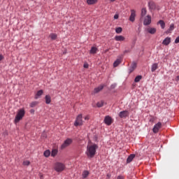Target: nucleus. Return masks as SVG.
<instances>
[{
  "instance_id": "nucleus-1",
  "label": "nucleus",
  "mask_w": 179,
  "mask_h": 179,
  "mask_svg": "<svg viewBox=\"0 0 179 179\" xmlns=\"http://www.w3.org/2000/svg\"><path fill=\"white\" fill-rule=\"evenodd\" d=\"M97 148L99 147L96 144L88 145L87 146V151H86L87 156L90 159H92V157H94Z\"/></svg>"
},
{
  "instance_id": "nucleus-2",
  "label": "nucleus",
  "mask_w": 179,
  "mask_h": 179,
  "mask_svg": "<svg viewBox=\"0 0 179 179\" xmlns=\"http://www.w3.org/2000/svg\"><path fill=\"white\" fill-rule=\"evenodd\" d=\"M24 114H26V112L24 111V108L20 109L17 111V115L15 116V118L14 120L15 124H17V122L23 120V117H24Z\"/></svg>"
},
{
  "instance_id": "nucleus-3",
  "label": "nucleus",
  "mask_w": 179,
  "mask_h": 179,
  "mask_svg": "<svg viewBox=\"0 0 179 179\" xmlns=\"http://www.w3.org/2000/svg\"><path fill=\"white\" fill-rule=\"evenodd\" d=\"M54 170L57 171V173H62L65 170V164L61 162H56L54 165Z\"/></svg>"
},
{
  "instance_id": "nucleus-4",
  "label": "nucleus",
  "mask_w": 179,
  "mask_h": 179,
  "mask_svg": "<svg viewBox=\"0 0 179 179\" xmlns=\"http://www.w3.org/2000/svg\"><path fill=\"white\" fill-rule=\"evenodd\" d=\"M82 114H80L76 117V121L74 122V127H80L83 125V120H82Z\"/></svg>"
},
{
  "instance_id": "nucleus-5",
  "label": "nucleus",
  "mask_w": 179,
  "mask_h": 179,
  "mask_svg": "<svg viewBox=\"0 0 179 179\" xmlns=\"http://www.w3.org/2000/svg\"><path fill=\"white\" fill-rule=\"evenodd\" d=\"M72 142H73V140L71 138L66 139L63 144L61 145V149H65L66 148H68V146H70L72 144Z\"/></svg>"
},
{
  "instance_id": "nucleus-6",
  "label": "nucleus",
  "mask_w": 179,
  "mask_h": 179,
  "mask_svg": "<svg viewBox=\"0 0 179 179\" xmlns=\"http://www.w3.org/2000/svg\"><path fill=\"white\" fill-rule=\"evenodd\" d=\"M152 23V17L150 15H147L143 22L144 26H149Z\"/></svg>"
},
{
  "instance_id": "nucleus-7",
  "label": "nucleus",
  "mask_w": 179,
  "mask_h": 179,
  "mask_svg": "<svg viewBox=\"0 0 179 179\" xmlns=\"http://www.w3.org/2000/svg\"><path fill=\"white\" fill-rule=\"evenodd\" d=\"M120 118H127L129 117V112L128 110H123L119 113Z\"/></svg>"
},
{
  "instance_id": "nucleus-8",
  "label": "nucleus",
  "mask_w": 179,
  "mask_h": 179,
  "mask_svg": "<svg viewBox=\"0 0 179 179\" xmlns=\"http://www.w3.org/2000/svg\"><path fill=\"white\" fill-rule=\"evenodd\" d=\"M160 128H162V122H159L157 124H156L154 126V127L152 129L154 134H157V132H159V129H160Z\"/></svg>"
},
{
  "instance_id": "nucleus-9",
  "label": "nucleus",
  "mask_w": 179,
  "mask_h": 179,
  "mask_svg": "<svg viewBox=\"0 0 179 179\" xmlns=\"http://www.w3.org/2000/svg\"><path fill=\"white\" fill-rule=\"evenodd\" d=\"M135 17H136V11L135 10H131L130 22H135Z\"/></svg>"
},
{
  "instance_id": "nucleus-10",
  "label": "nucleus",
  "mask_w": 179,
  "mask_h": 179,
  "mask_svg": "<svg viewBox=\"0 0 179 179\" xmlns=\"http://www.w3.org/2000/svg\"><path fill=\"white\" fill-rule=\"evenodd\" d=\"M103 121L106 125H111L113 124V118L108 115L105 117Z\"/></svg>"
},
{
  "instance_id": "nucleus-11",
  "label": "nucleus",
  "mask_w": 179,
  "mask_h": 179,
  "mask_svg": "<svg viewBox=\"0 0 179 179\" xmlns=\"http://www.w3.org/2000/svg\"><path fill=\"white\" fill-rule=\"evenodd\" d=\"M148 6H149L150 9H151L152 10H154V9H156V3H154L153 1H149Z\"/></svg>"
},
{
  "instance_id": "nucleus-12",
  "label": "nucleus",
  "mask_w": 179,
  "mask_h": 179,
  "mask_svg": "<svg viewBox=\"0 0 179 179\" xmlns=\"http://www.w3.org/2000/svg\"><path fill=\"white\" fill-rule=\"evenodd\" d=\"M171 43V38L170 37H166L162 42V44L164 45H169Z\"/></svg>"
},
{
  "instance_id": "nucleus-13",
  "label": "nucleus",
  "mask_w": 179,
  "mask_h": 179,
  "mask_svg": "<svg viewBox=\"0 0 179 179\" xmlns=\"http://www.w3.org/2000/svg\"><path fill=\"white\" fill-rule=\"evenodd\" d=\"M146 31H148V33H150V34H155V33H156L157 31V29L156 28L148 27L146 29Z\"/></svg>"
},
{
  "instance_id": "nucleus-14",
  "label": "nucleus",
  "mask_w": 179,
  "mask_h": 179,
  "mask_svg": "<svg viewBox=\"0 0 179 179\" xmlns=\"http://www.w3.org/2000/svg\"><path fill=\"white\" fill-rule=\"evenodd\" d=\"M135 69H136V62H133L131 66V67L129 69V73H132V72L134 71Z\"/></svg>"
},
{
  "instance_id": "nucleus-15",
  "label": "nucleus",
  "mask_w": 179,
  "mask_h": 179,
  "mask_svg": "<svg viewBox=\"0 0 179 179\" xmlns=\"http://www.w3.org/2000/svg\"><path fill=\"white\" fill-rule=\"evenodd\" d=\"M115 41H125V37H124L123 36H115Z\"/></svg>"
},
{
  "instance_id": "nucleus-16",
  "label": "nucleus",
  "mask_w": 179,
  "mask_h": 179,
  "mask_svg": "<svg viewBox=\"0 0 179 179\" xmlns=\"http://www.w3.org/2000/svg\"><path fill=\"white\" fill-rule=\"evenodd\" d=\"M103 89H104V85H100L94 90V93H99L101 90H103Z\"/></svg>"
},
{
  "instance_id": "nucleus-17",
  "label": "nucleus",
  "mask_w": 179,
  "mask_h": 179,
  "mask_svg": "<svg viewBox=\"0 0 179 179\" xmlns=\"http://www.w3.org/2000/svg\"><path fill=\"white\" fill-rule=\"evenodd\" d=\"M134 159H135V155L131 154L130 155L127 159V163H131V162H132V160H134Z\"/></svg>"
},
{
  "instance_id": "nucleus-18",
  "label": "nucleus",
  "mask_w": 179,
  "mask_h": 179,
  "mask_svg": "<svg viewBox=\"0 0 179 179\" xmlns=\"http://www.w3.org/2000/svg\"><path fill=\"white\" fill-rule=\"evenodd\" d=\"M174 30V24H171L169 29L166 31V34L171 33Z\"/></svg>"
},
{
  "instance_id": "nucleus-19",
  "label": "nucleus",
  "mask_w": 179,
  "mask_h": 179,
  "mask_svg": "<svg viewBox=\"0 0 179 179\" xmlns=\"http://www.w3.org/2000/svg\"><path fill=\"white\" fill-rule=\"evenodd\" d=\"M157 24H160L162 29H164L166 27V23L164 21L160 20L158 22Z\"/></svg>"
},
{
  "instance_id": "nucleus-20",
  "label": "nucleus",
  "mask_w": 179,
  "mask_h": 179,
  "mask_svg": "<svg viewBox=\"0 0 179 179\" xmlns=\"http://www.w3.org/2000/svg\"><path fill=\"white\" fill-rule=\"evenodd\" d=\"M97 50H98L97 48L92 47L91 48L90 51V54H93V55L96 54L97 53Z\"/></svg>"
},
{
  "instance_id": "nucleus-21",
  "label": "nucleus",
  "mask_w": 179,
  "mask_h": 179,
  "mask_svg": "<svg viewBox=\"0 0 179 179\" xmlns=\"http://www.w3.org/2000/svg\"><path fill=\"white\" fill-rule=\"evenodd\" d=\"M158 66H159L158 64H157V63L153 64L151 67L152 72H155V71H156V69H157Z\"/></svg>"
},
{
  "instance_id": "nucleus-22",
  "label": "nucleus",
  "mask_w": 179,
  "mask_h": 179,
  "mask_svg": "<svg viewBox=\"0 0 179 179\" xmlns=\"http://www.w3.org/2000/svg\"><path fill=\"white\" fill-rule=\"evenodd\" d=\"M46 104H50L51 103V96L50 95H46L45 97Z\"/></svg>"
},
{
  "instance_id": "nucleus-23",
  "label": "nucleus",
  "mask_w": 179,
  "mask_h": 179,
  "mask_svg": "<svg viewBox=\"0 0 179 179\" xmlns=\"http://www.w3.org/2000/svg\"><path fill=\"white\" fill-rule=\"evenodd\" d=\"M87 5H94L97 3V0H87Z\"/></svg>"
},
{
  "instance_id": "nucleus-24",
  "label": "nucleus",
  "mask_w": 179,
  "mask_h": 179,
  "mask_svg": "<svg viewBox=\"0 0 179 179\" xmlns=\"http://www.w3.org/2000/svg\"><path fill=\"white\" fill-rule=\"evenodd\" d=\"M121 62H122L121 59H117V60L113 63V66H114L115 68H117V66L120 64H121Z\"/></svg>"
},
{
  "instance_id": "nucleus-25",
  "label": "nucleus",
  "mask_w": 179,
  "mask_h": 179,
  "mask_svg": "<svg viewBox=\"0 0 179 179\" xmlns=\"http://www.w3.org/2000/svg\"><path fill=\"white\" fill-rule=\"evenodd\" d=\"M43 90H41L38 91L36 96H35V99H38V97H40V96L43 95Z\"/></svg>"
},
{
  "instance_id": "nucleus-26",
  "label": "nucleus",
  "mask_w": 179,
  "mask_h": 179,
  "mask_svg": "<svg viewBox=\"0 0 179 179\" xmlns=\"http://www.w3.org/2000/svg\"><path fill=\"white\" fill-rule=\"evenodd\" d=\"M89 174H90L89 171H84L82 174L83 178H87V177L89 176Z\"/></svg>"
},
{
  "instance_id": "nucleus-27",
  "label": "nucleus",
  "mask_w": 179,
  "mask_h": 179,
  "mask_svg": "<svg viewBox=\"0 0 179 179\" xmlns=\"http://www.w3.org/2000/svg\"><path fill=\"white\" fill-rule=\"evenodd\" d=\"M57 153H58V150L54 149V150H52L51 156L52 157H55V156H57Z\"/></svg>"
},
{
  "instance_id": "nucleus-28",
  "label": "nucleus",
  "mask_w": 179,
  "mask_h": 179,
  "mask_svg": "<svg viewBox=\"0 0 179 179\" xmlns=\"http://www.w3.org/2000/svg\"><path fill=\"white\" fill-rule=\"evenodd\" d=\"M38 104V101H32L31 103H30V107L31 108H34V107H36V106H37Z\"/></svg>"
},
{
  "instance_id": "nucleus-29",
  "label": "nucleus",
  "mask_w": 179,
  "mask_h": 179,
  "mask_svg": "<svg viewBox=\"0 0 179 179\" xmlns=\"http://www.w3.org/2000/svg\"><path fill=\"white\" fill-rule=\"evenodd\" d=\"M142 79V76H137L135 79H134V82L136 83H138V82H141V80Z\"/></svg>"
},
{
  "instance_id": "nucleus-30",
  "label": "nucleus",
  "mask_w": 179,
  "mask_h": 179,
  "mask_svg": "<svg viewBox=\"0 0 179 179\" xmlns=\"http://www.w3.org/2000/svg\"><path fill=\"white\" fill-rule=\"evenodd\" d=\"M103 106H104V101H100L96 103V106L99 108L103 107Z\"/></svg>"
},
{
  "instance_id": "nucleus-31",
  "label": "nucleus",
  "mask_w": 179,
  "mask_h": 179,
  "mask_svg": "<svg viewBox=\"0 0 179 179\" xmlns=\"http://www.w3.org/2000/svg\"><path fill=\"white\" fill-rule=\"evenodd\" d=\"M50 155H51V152L50 150H45L43 153L45 157H49Z\"/></svg>"
},
{
  "instance_id": "nucleus-32",
  "label": "nucleus",
  "mask_w": 179,
  "mask_h": 179,
  "mask_svg": "<svg viewBox=\"0 0 179 179\" xmlns=\"http://www.w3.org/2000/svg\"><path fill=\"white\" fill-rule=\"evenodd\" d=\"M50 37L51 40H57V34H50Z\"/></svg>"
},
{
  "instance_id": "nucleus-33",
  "label": "nucleus",
  "mask_w": 179,
  "mask_h": 179,
  "mask_svg": "<svg viewBox=\"0 0 179 179\" xmlns=\"http://www.w3.org/2000/svg\"><path fill=\"white\" fill-rule=\"evenodd\" d=\"M147 13L146 8H142L141 10V17H143V16H145Z\"/></svg>"
},
{
  "instance_id": "nucleus-34",
  "label": "nucleus",
  "mask_w": 179,
  "mask_h": 179,
  "mask_svg": "<svg viewBox=\"0 0 179 179\" xmlns=\"http://www.w3.org/2000/svg\"><path fill=\"white\" fill-rule=\"evenodd\" d=\"M115 32L117 34H120V33H122V27H117L115 29Z\"/></svg>"
},
{
  "instance_id": "nucleus-35",
  "label": "nucleus",
  "mask_w": 179,
  "mask_h": 179,
  "mask_svg": "<svg viewBox=\"0 0 179 179\" xmlns=\"http://www.w3.org/2000/svg\"><path fill=\"white\" fill-rule=\"evenodd\" d=\"M23 164L24 166H29L30 164V161H24Z\"/></svg>"
},
{
  "instance_id": "nucleus-36",
  "label": "nucleus",
  "mask_w": 179,
  "mask_h": 179,
  "mask_svg": "<svg viewBox=\"0 0 179 179\" xmlns=\"http://www.w3.org/2000/svg\"><path fill=\"white\" fill-rule=\"evenodd\" d=\"M156 120V117H152L150 119V122H155V120Z\"/></svg>"
},
{
  "instance_id": "nucleus-37",
  "label": "nucleus",
  "mask_w": 179,
  "mask_h": 179,
  "mask_svg": "<svg viewBox=\"0 0 179 179\" xmlns=\"http://www.w3.org/2000/svg\"><path fill=\"white\" fill-rule=\"evenodd\" d=\"M116 87H117V84H112L110 85V89H115Z\"/></svg>"
},
{
  "instance_id": "nucleus-38",
  "label": "nucleus",
  "mask_w": 179,
  "mask_h": 179,
  "mask_svg": "<svg viewBox=\"0 0 179 179\" xmlns=\"http://www.w3.org/2000/svg\"><path fill=\"white\" fill-rule=\"evenodd\" d=\"M175 43H176V44H178V43H179V36L176 38Z\"/></svg>"
},
{
  "instance_id": "nucleus-39",
  "label": "nucleus",
  "mask_w": 179,
  "mask_h": 179,
  "mask_svg": "<svg viewBox=\"0 0 179 179\" xmlns=\"http://www.w3.org/2000/svg\"><path fill=\"white\" fill-rule=\"evenodd\" d=\"M124 176H118L116 179H124Z\"/></svg>"
},
{
  "instance_id": "nucleus-40",
  "label": "nucleus",
  "mask_w": 179,
  "mask_h": 179,
  "mask_svg": "<svg viewBox=\"0 0 179 179\" xmlns=\"http://www.w3.org/2000/svg\"><path fill=\"white\" fill-rule=\"evenodd\" d=\"M119 17H120V16L118 15V14H115V15H114V19L117 20V19H118Z\"/></svg>"
},
{
  "instance_id": "nucleus-41",
  "label": "nucleus",
  "mask_w": 179,
  "mask_h": 179,
  "mask_svg": "<svg viewBox=\"0 0 179 179\" xmlns=\"http://www.w3.org/2000/svg\"><path fill=\"white\" fill-rule=\"evenodd\" d=\"M84 68H85V69L89 68V64H84Z\"/></svg>"
},
{
  "instance_id": "nucleus-42",
  "label": "nucleus",
  "mask_w": 179,
  "mask_h": 179,
  "mask_svg": "<svg viewBox=\"0 0 179 179\" xmlns=\"http://www.w3.org/2000/svg\"><path fill=\"white\" fill-rule=\"evenodd\" d=\"M106 177H107V178H111V174L108 173Z\"/></svg>"
},
{
  "instance_id": "nucleus-43",
  "label": "nucleus",
  "mask_w": 179,
  "mask_h": 179,
  "mask_svg": "<svg viewBox=\"0 0 179 179\" xmlns=\"http://www.w3.org/2000/svg\"><path fill=\"white\" fill-rule=\"evenodd\" d=\"M85 121L89 120V115L85 116Z\"/></svg>"
},
{
  "instance_id": "nucleus-44",
  "label": "nucleus",
  "mask_w": 179,
  "mask_h": 179,
  "mask_svg": "<svg viewBox=\"0 0 179 179\" xmlns=\"http://www.w3.org/2000/svg\"><path fill=\"white\" fill-rule=\"evenodd\" d=\"M176 82H179V76H178L176 77Z\"/></svg>"
},
{
  "instance_id": "nucleus-45",
  "label": "nucleus",
  "mask_w": 179,
  "mask_h": 179,
  "mask_svg": "<svg viewBox=\"0 0 179 179\" xmlns=\"http://www.w3.org/2000/svg\"><path fill=\"white\" fill-rule=\"evenodd\" d=\"M30 113H31V114H34V109H31V110H30Z\"/></svg>"
},
{
  "instance_id": "nucleus-46",
  "label": "nucleus",
  "mask_w": 179,
  "mask_h": 179,
  "mask_svg": "<svg viewBox=\"0 0 179 179\" xmlns=\"http://www.w3.org/2000/svg\"><path fill=\"white\" fill-rule=\"evenodd\" d=\"M110 2H115V0H110Z\"/></svg>"
},
{
  "instance_id": "nucleus-47",
  "label": "nucleus",
  "mask_w": 179,
  "mask_h": 179,
  "mask_svg": "<svg viewBox=\"0 0 179 179\" xmlns=\"http://www.w3.org/2000/svg\"><path fill=\"white\" fill-rule=\"evenodd\" d=\"M3 57L2 56H1V59H2Z\"/></svg>"
},
{
  "instance_id": "nucleus-48",
  "label": "nucleus",
  "mask_w": 179,
  "mask_h": 179,
  "mask_svg": "<svg viewBox=\"0 0 179 179\" xmlns=\"http://www.w3.org/2000/svg\"><path fill=\"white\" fill-rule=\"evenodd\" d=\"M0 62H1V55H0Z\"/></svg>"
}]
</instances>
